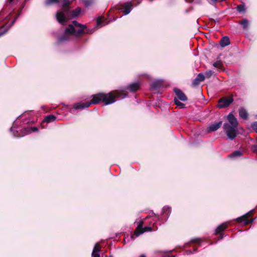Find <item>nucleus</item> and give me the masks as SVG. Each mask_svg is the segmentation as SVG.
Returning <instances> with one entry per match:
<instances>
[{
	"label": "nucleus",
	"mask_w": 257,
	"mask_h": 257,
	"mask_svg": "<svg viewBox=\"0 0 257 257\" xmlns=\"http://www.w3.org/2000/svg\"><path fill=\"white\" fill-rule=\"evenodd\" d=\"M237 11L239 13L242 12L244 11V6L242 5H239L237 7Z\"/></svg>",
	"instance_id": "7c9ffc66"
},
{
	"label": "nucleus",
	"mask_w": 257,
	"mask_h": 257,
	"mask_svg": "<svg viewBox=\"0 0 257 257\" xmlns=\"http://www.w3.org/2000/svg\"><path fill=\"white\" fill-rule=\"evenodd\" d=\"M73 24L74 26H75L76 27H79L80 28H86V25H83V24H79L76 21H73Z\"/></svg>",
	"instance_id": "c756f323"
},
{
	"label": "nucleus",
	"mask_w": 257,
	"mask_h": 257,
	"mask_svg": "<svg viewBox=\"0 0 257 257\" xmlns=\"http://www.w3.org/2000/svg\"><path fill=\"white\" fill-rule=\"evenodd\" d=\"M3 13H4V11H2V12H1V15H2L3 14Z\"/></svg>",
	"instance_id": "a19ab883"
},
{
	"label": "nucleus",
	"mask_w": 257,
	"mask_h": 257,
	"mask_svg": "<svg viewBox=\"0 0 257 257\" xmlns=\"http://www.w3.org/2000/svg\"><path fill=\"white\" fill-rule=\"evenodd\" d=\"M200 82L203 81L205 79V76L202 73H200L198 74L197 76L196 77Z\"/></svg>",
	"instance_id": "bb28decb"
},
{
	"label": "nucleus",
	"mask_w": 257,
	"mask_h": 257,
	"mask_svg": "<svg viewBox=\"0 0 257 257\" xmlns=\"http://www.w3.org/2000/svg\"><path fill=\"white\" fill-rule=\"evenodd\" d=\"M171 213V208L169 206H165L162 209V213L165 216V220H167Z\"/></svg>",
	"instance_id": "f3484780"
},
{
	"label": "nucleus",
	"mask_w": 257,
	"mask_h": 257,
	"mask_svg": "<svg viewBox=\"0 0 257 257\" xmlns=\"http://www.w3.org/2000/svg\"><path fill=\"white\" fill-rule=\"evenodd\" d=\"M60 1L62 2V7L65 11L67 12L69 10V0H45L44 4L45 6H49L58 4Z\"/></svg>",
	"instance_id": "423d86ee"
},
{
	"label": "nucleus",
	"mask_w": 257,
	"mask_h": 257,
	"mask_svg": "<svg viewBox=\"0 0 257 257\" xmlns=\"http://www.w3.org/2000/svg\"><path fill=\"white\" fill-rule=\"evenodd\" d=\"M174 101L175 104L177 106H180L181 108L185 107V104L180 102L177 98H174Z\"/></svg>",
	"instance_id": "a878e982"
},
{
	"label": "nucleus",
	"mask_w": 257,
	"mask_h": 257,
	"mask_svg": "<svg viewBox=\"0 0 257 257\" xmlns=\"http://www.w3.org/2000/svg\"><path fill=\"white\" fill-rule=\"evenodd\" d=\"M140 257H146V256L144 254H142L140 256Z\"/></svg>",
	"instance_id": "ea45409f"
},
{
	"label": "nucleus",
	"mask_w": 257,
	"mask_h": 257,
	"mask_svg": "<svg viewBox=\"0 0 257 257\" xmlns=\"http://www.w3.org/2000/svg\"><path fill=\"white\" fill-rule=\"evenodd\" d=\"M230 44V40L228 37L224 36L220 41V45L222 47H225Z\"/></svg>",
	"instance_id": "6ab92c4d"
},
{
	"label": "nucleus",
	"mask_w": 257,
	"mask_h": 257,
	"mask_svg": "<svg viewBox=\"0 0 257 257\" xmlns=\"http://www.w3.org/2000/svg\"><path fill=\"white\" fill-rule=\"evenodd\" d=\"M227 119L228 122H226L227 124L230 126L238 127V122L237 121L236 118L234 116V115L233 114L230 113L227 116Z\"/></svg>",
	"instance_id": "f8f14e48"
},
{
	"label": "nucleus",
	"mask_w": 257,
	"mask_h": 257,
	"mask_svg": "<svg viewBox=\"0 0 257 257\" xmlns=\"http://www.w3.org/2000/svg\"><path fill=\"white\" fill-rule=\"evenodd\" d=\"M139 88V83L138 82H134L130 84L129 86H127V88L130 89V90L132 92H135L138 90Z\"/></svg>",
	"instance_id": "aec40b11"
},
{
	"label": "nucleus",
	"mask_w": 257,
	"mask_h": 257,
	"mask_svg": "<svg viewBox=\"0 0 257 257\" xmlns=\"http://www.w3.org/2000/svg\"><path fill=\"white\" fill-rule=\"evenodd\" d=\"M223 128L227 138L231 141L234 140L239 133L237 126H230L226 123L223 124Z\"/></svg>",
	"instance_id": "7ed1b4c3"
},
{
	"label": "nucleus",
	"mask_w": 257,
	"mask_h": 257,
	"mask_svg": "<svg viewBox=\"0 0 257 257\" xmlns=\"http://www.w3.org/2000/svg\"><path fill=\"white\" fill-rule=\"evenodd\" d=\"M213 65L214 67L216 68H220L221 67V62L220 61H217L216 62H214L213 64Z\"/></svg>",
	"instance_id": "2f4dec72"
},
{
	"label": "nucleus",
	"mask_w": 257,
	"mask_h": 257,
	"mask_svg": "<svg viewBox=\"0 0 257 257\" xmlns=\"http://www.w3.org/2000/svg\"><path fill=\"white\" fill-rule=\"evenodd\" d=\"M251 127L257 133V121L253 122L251 124Z\"/></svg>",
	"instance_id": "473e14b6"
},
{
	"label": "nucleus",
	"mask_w": 257,
	"mask_h": 257,
	"mask_svg": "<svg viewBox=\"0 0 257 257\" xmlns=\"http://www.w3.org/2000/svg\"><path fill=\"white\" fill-rule=\"evenodd\" d=\"M162 85V82L161 80H157L152 82L151 85L152 90H158Z\"/></svg>",
	"instance_id": "dca6fc26"
},
{
	"label": "nucleus",
	"mask_w": 257,
	"mask_h": 257,
	"mask_svg": "<svg viewBox=\"0 0 257 257\" xmlns=\"http://www.w3.org/2000/svg\"><path fill=\"white\" fill-rule=\"evenodd\" d=\"M242 155V153L240 150H237L234 151L231 154H230L229 156L232 158H235L236 157H240Z\"/></svg>",
	"instance_id": "b1692460"
},
{
	"label": "nucleus",
	"mask_w": 257,
	"mask_h": 257,
	"mask_svg": "<svg viewBox=\"0 0 257 257\" xmlns=\"http://www.w3.org/2000/svg\"><path fill=\"white\" fill-rule=\"evenodd\" d=\"M97 24L98 25H100L102 24V21L100 18H98L97 20Z\"/></svg>",
	"instance_id": "c9c22d12"
},
{
	"label": "nucleus",
	"mask_w": 257,
	"mask_h": 257,
	"mask_svg": "<svg viewBox=\"0 0 257 257\" xmlns=\"http://www.w3.org/2000/svg\"><path fill=\"white\" fill-rule=\"evenodd\" d=\"M10 5L16 4L19 0H8Z\"/></svg>",
	"instance_id": "f704fd0d"
},
{
	"label": "nucleus",
	"mask_w": 257,
	"mask_h": 257,
	"mask_svg": "<svg viewBox=\"0 0 257 257\" xmlns=\"http://www.w3.org/2000/svg\"><path fill=\"white\" fill-rule=\"evenodd\" d=\"M213 73V71L212 70H207L204 73L205 77L210 78L212 75Z\"/></svg>",
	"instance_id": "c85d7f7f"
},
{
	"label": "nucleus",
	"mask_w": 257,
	"mask_h": 257,
	"mask_svg": "<svg viewBox=\"0 0 257 257\" xmlns=\"http://www.w3.org/2000/svg\"><path fill=\"white\" fill-rule=\"evenodd\" d=\"M56 18L59 23L61 25H63L68 21L65 15L62 12L57 11L56 13Z\"/></svg>",
	"instance_id": "9b49d317"
},
{
	"label": "nucleus",
	"mask_w": 257,
	"mask_h": 257,
	"mask_svg": "<svg viewBox=\"0 0 257 257\" xmlns=\"http://www.w3.org/2000/svg\"><path fill=\"white\" fill-rule=\"evenodd\" d=\"M133 7L132 3L127 2L123 4L119 10L123 13V15H127L132 11Z\"/></svg>",
	"instance_id": "1a4fd4ad"
},
{
	"label": "nucleus",
	"mask_w": 257,
	"mask_h": 257,
	"mask_svg": "<svg viewBox=\"0 0 257 257\" xmlns=\"http://www.w3.org/2000/svg\"><path fill=\"white\" fill-rule=\"evenodd\" d=\"M144 221L140 220L139 222L137 228L135 232V234L136 237L139 236L140 234L145 232L152 231L153 229L152 227H143Z\"/></svg>",
	"instance_id": "0eeeda50"
},
{
	"label": "nucleus",
	"mask_w": 257,
	"mask_h": 257,
	"mask_svg": "<svg viewBox=\"0 0 257 257\" xmlns=\"http://www.w3.org/2000/svg\"><path fill=\"white\" fill-rule=\"evenodd\" d=\"M127 96V95L120 92L115 91L108 93H99L93 95V98L88 102L82 103H74L73 109H84L89 107L91 104H96L102 101L105 105L114 102L116 99H121Z\"/></svg>",
	"instance_id": "f257e3e1"
},
{
	"label": "nucleus",
	"mask_w": 257,
	"mask_h": 257,
	"mask_svg": "<svg viewBox=\"0 0 257 257\" xmlns=\"http://www.w3.org/2000/svg\"><path fill=\"white\" fill-rule=\"evenodd\" d=\"M200 82L196 78H195L192 82V84L193 85L195 86L197 85H198Z\"/></svg>",
	"instance_id": "72a5a7b5"
},
{
	"label": "nucleus",
	"mask_w": 257,
	"mask_h": 257,
	"mask_svg": "<svg viewBox=\"0 0 257 257\" xmlns=\"http://www.w3.org/2000/svg\"><path fill=\"white\" fill-rule=\"evenodd\" d=\"M253 210H251L248 212L246 213V214H244L243 215L239 217L236 218V220L238 222H241L242 221L244 222V223L245 224H248L251 222H252L255 219V218H252L250 219H248V216L250 213H251L253 212Z\"/></svg>",
	"instance_id": "6e6552de"
},
{
	"label": "nucleus",
	"mask_w": 257,
	"mask_h": 257,
	"mask_svg": "<svg viewBox=\"0 0 257 257\" xmlns=\"http://www.w3.org/2000/svg\"><path fill=\"white\" fill-rule=\"evenodd\" d=\"M20 14H18L15 19L13 20L10 23H7L2 28H0V37L6 33L8 30L12 26V25L15 23L16 19L19 16Z\"/></svg>",
	"instance_id": "9d476101"
},
{
	"label": "nucleus",
	"mask_w": 257,
	"mask_h": 257,
	"mask_svg": "<svg viewBox=\"0 0 257 257\" xmlns=\"http://www.w3.org/2000/svg\"><path fill=\"white\" fill-rule=\"evenodd\" d=\"M227 227V225L225 223H222L219 225L217 228L215 229V233H219L223 231Z\"/></svg>",
	"instance_id": "5701e85b"
},
{
	"label": "nucleus",
	"mask_w": 257,
	"mask_h": 257,
	"mask_svg": "<svg viewBox=\"0 0 257 257\" xmlns=\"http://www.w3.org/2000/svg\"><path fill=\"white\" fill-rule=\"evenodd\" d=\"M166 257H176L175 255H167Z\"/></svg>",
	"instance_id": "4c0bfd02"
},
{
	"label": "nucleus",
	"mask_w": 257,
	"mask_h": 257,
	"mask_svg": "<svg viewBox=\"0 0 257 257\" xmlns=\"http://www.w3.org/2000/svg\"><path fill=\"white\" fill-rule=\"evenodd\" d=\"M233 101L232 96L223 97L219 99L218 107L219 108L228 107Z\"/></svg>",
	"instance_id": "39448f33"
},
{
	"label": "nucleus",
	"mask_w": 257,
	"mask_h": 257,
	"mask_svg": "<svg viewBox=\"0 0 257 257\" xmlns=\"http://www.w3.org/2000/svg\"><path fill=\"white\" fill-rule=\"evenodd\" d=\"M174 91L177 96L178 99L183 101L187 100V96L181 89L178 88H175L174 89Z\"/></svg>",
	"instance_id": "ddd939ff"
},
{
	"label": "nucleus",
	"mask_w": 257,
	"mask_h": 257,
	"mask_svg": "<svg viewBox=\"0 0 257 257\" xmlns=\"http://www.w3.org/2000/svg\"><path fill=\"white\" fill-rule=\"evenodd\" d=\"M239 24L241 26L244 30L247 31L250 25V22L246 18L242 19L239 22Z\"/></svg>",
	"instance_id": "2eb2a0df"
},
{
	"label": "nucleus",
	"mask_w": 257,
	"mask_h": 257,
	"mask_svg": "<svg viewBox=\"0 0 257 257\" xmlns=\"http://www.w3.org/2000/svg\"><path fill=\"white\" fill-rule=\"evenodd\" d=\"M56 120V116L53 114H50L46 116L44 119V121L46 122H51L54 121Z\"/></svg>",
	"instance_id": "4be33fe9"
},
{
	"label": "nucleus",
	"mask_w": 257,
	"mask_h": 257,
	"mask_svg": "<svg viewBox=\"0 0 257 257\" xmlns=\"http://www.w3.org/2000/svg\"><path fill=\"white\" fill-rule=\"evenodd\" d=\"M222 121H219L218 122H214L211 125H210L207 129L208 132H214L217 130L222 125Z\"/></svg>",
	"instance_id": "4468645a"
},
{
	"label": "nucleus",
	"mask_w": 257,
	"mask_h": 257,
	"mask_svg": "<svg viewBox=\"0 0 257 257\" xmlns=\"http://www.w3.org/2000/svg\"><path fill=\"white\" fill-rule=\"evenodd\" d=\"M81 9L80 8L78 7L75 10L72 11V16L73 17H77L81 13Z\"/></svg>",
	"instance_id": "393cba45"
},
{
	"label": "nucleus",
	"mask_w": 257,
	"mask_h": 257,
	"mask_svg": "<svg viewBox=\"0 0 257 257\" xmlns=\"http://www.w3.org/2000/svg\"><path fill=\"white\" fill-rule=\"evenodd\" d=\"M239 116L243 119H246L248 117V112L247 110L243 107H241L239 109Z\"/></svg>",
	"instance_id": "412c9836"
},
{
	"label": "nucleus",
	"mask_w": 257,
	"mask_h": 257,
	"mask_svg": "<svg viewBox=\"0 0 257 257\" xmlns=\"http://www.w3.org/2000/svg\"><path fill=\"white\" fill-rule=\"evenodd\" d=\"M99 248H100V246H99V243H96L95 244V246L93 248V251H92V252L91 254L92 257H100V254L99 253V252L100 250Z\"/></svg>",
	"instance_id": "a211bd4d"
},
{
	"label": "nucleus",
	"mask_w": 257,
	"mask_h": 257,
	"mask_svg": "<svg viewBox=\"0 0 257 257\" xmlns=\"http://www.w3.org/2000/svg\"><path fill=\"white\" fill-rule=\"evenodd\" d=\"M84 28H80V29L76 31L74 26L69 24L68 27L66 28L64 34L58 38V42L59 43H63L70 39L72 35L75 34L76 36H80L84 33L83 30Z\"/></svg>",
	"instance_id": "f03ea898"
},
{
	"label": "nucleus",
	"mask_w": 257,
	"mask_h": 257,
	"mask_svg": "<svg viewBox=\"0 0 257 257\" xmlns=\"http://www.w3.org/2000/svg\"><path fill=\"white\" fill-rule=\"evenodd\" d=\"M16 124L15 121L13 125V126L10 128L11 132L13 133V136L15 137H23L26 135L29 134L33 132H37L38 131V128L36 127H31V128H25L22 130V133H23L22 135H20L18 131L15 130L16 128Z\"/></svg>",
	"instance_id": "20e7f679"
},
{
	"label": "nucleus",
	"mask_w": 257,
	"mask_h": 257,
	"mask_svg": "<svg viewBox=\"0 0 257 257\" xmlns=\"http://www.w3.org/2000/svg\"><path fill=\"white\" fill-rule=\"evenodd\" d=\"M83 2L86 7L90 6L93 3V0H83Z\"/></svg>",
	"instance_id": "cd10ccee"
},
{
	"label": "nucleus",
	"mask_w": 257,
	"mask_h": 257,
	"mask_svg": "<svg viewBox=\"0 0 257 257\" xmlns=\"http://www.w3.org/2000/svg\"><path fill=\"white\" fill-rule=\"evenodd\" d=\"M220 239H222V238H223V234H222V233H221V234H220Z\"/></svg>",
	"instance_id": "58836bf2"
},
{
	"label": "nucleus",
	"mask_w": 257,
	"mask_h": 257,
	"mask_svg": "<svg viewBox=\"0 0 257 257\" xmlns=\"http://www.w3.org/2000/svg\"><path fill=\"white\" fill-rule=\"evenodd\" d=\"M109 257H112V256H109Z\"/></svg>",
	"instance_id": "37998d69"
},
{
	"label": "nucleus",
	"mask_w": 257,
	"mask_h": 257,
	"mask_svg": "<svg viewBox=\"0 0 257 257\" xmlns=\"http://www.w3.org/2000/svg\"><path fill=\"white\" fill-rule=\"evenodd\" d=\"M194 241L197 243H200V239L199 238L195 239L194 240Z\"/></svg>",
	"instance_id": "e433bc0d"
},
{
	"label": "nucleus",
	"mask_w": 257,
	"mask_h": 257,
	"mask_svg": "<svg viewBox=\"0 0 257 257\" xmlns=\"http://www.w3.org/2000/svg\"><path fill=\"white\" fill-rule=\"evenodd\" d=\"M24 5H25V4H24V5L23 6L22 8V9L24 7Z\"/></svg>",
	"instance_id": "79ce46f5"
}]
</instances>
